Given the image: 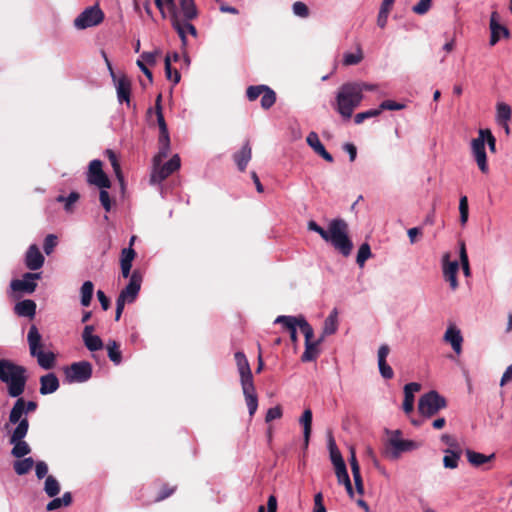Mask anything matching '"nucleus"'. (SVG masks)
I'll use <instances>...</instances> for the list:
<instances>
[{
	"mask_svg": "<svg viewBox=\"0 0 512 512\" xmlns=\"http://www.w3.org/2000/svg\"><path fill=\"white\" fill-rule=\"evenodd\" d=\"M380 115V110L377 109H370L365 112H360L355 115L354 121L356 124H361L365 119L377 117Z\"/></svg>",
	"mask_w": 512,
	"mask_h": 512,
	"instance_id": "61",
	"label": "nucleus"
},
{
	"mask_svg": "<svg viewBox=\"0 0 512 512\" xmlns=\"http://www.w3.org/2000/svg\"><path fill=\"white\" fill-rule=\"evenodd\" d=\"M177 486H170L169 484H163L160 491L158 492L155 502H161L166 498L170 497L175 493Z\"/></svg>",
	"mask_w": 512,
	"mask_h": 512,
	"instance_id": "56",
	"label": "nucleus"
},
{
	"mask_svg": "<svg viewBox=\"0 0 512 512\" xmlns=\"http://www.w3.org/2000/svg\"><path fill=\"white\" fill-rule=\"evenodd\" d=\"M499 14L497 11H493L490 16V46H495L501 38L509 39V29L498 22Z\"/></svg>",
	"mask_w": 512,
	"mask_h": 512,
	"instance_id": "16",
	"label": "nucleus"
},
{
	"mask_svg": "<svg viewBox=\"0 0 512 512\" xmlns=\"http://www.w3.org/2000/svg\"><path fill=\"white\" fill-rule=\"evenodd\" d=\"M234 358L240 375L241 387L254 385L251 367L245 354L238 351L235 353Z\"/></svg>",
	"mask_w": 512,
	"mask_h": 512,
	"instance_id": "15",
	"label": "nucleus"
},
{
	"mask_svg": "<svg viewBox=\"0 0 512 512\" xmlns=\"http://www.w3.org/2000/svg\"><path fill=\"white\" fill-rule=\"evenodd\" d=\"M44 260L38 246L36 244L30 245L25 255L26 267L32 271L38 270L43 266Z\"/></svg>",
	"mask_w": 512,
	"mask_h": 512,
	"instance_id": "19",
	"label": "nucleus"
},
{
	"mask_svg": "<svg viewBox=\"0 0 512 512\" xmlns=\"http://www.w3.org/2000/svg\"><path fill=\"white\" fill-rule=\"evenodd\" d=\"M61 487L58 480L52 476L49 475L46 477L45 483H44V491L49 497H56L60 493Z\"/></svg>",
	"mask_w": 512,
	"mask_h": 512,
	"instance_id": "45",
	"label": "nucleus"
},
{
	"mask_svg": "<svg viewBox=\"0 0 512 512\" xmlns=\"http://www.w3.org/2000/svg\"><path fill=\"white\" fill-rule=\"evenodd\" d=\"M88 183L99 188H110L111 182L102 169V162L98 159L92 160L87 173Z\"/></svg>",
	"mask_w": 512,
	"mask_h": 512,
	"instance_id": "11",
	"label": "nucleus"
},
{
	"mask_svg": "<svg viewBox=\"0 0 512 512\" xmlns=\"http://www.w3.org/2000/svg\"><path fill=\"white\" fill-rule=\"evenodd\" d=\"M421 390V385L416 382L408 383L404 386L403 410L410 414L414 409V393Z\"/></svg>",
	"mask_w": 512,
	"mask_h": 512,
	"instance_id": "28",
	"label": "nucleus"
},
{
	"mask_svg": "<svg viewBox=\"0 0 512 512\" xmlns=\"http://www.w3.org/2000/svg\"><path fill=\"white\" fill-rule=\"evenodd\" d=\"M57 245V237L53 234H49L44 239L43 249L44 252L49 255L53 252L54 248Z\"/></svg>",
	"mask_w": 512,
	"mask_h": 512,
	"instance_id": "63",
	"label": "nucleus"
},
{
	"mask_svg": "<svg viewBox=\"0 0 512 512\" xmlns=\"http://www.w3.org/2000/svg\"><path fill=\"white\" fill-rule=\"evenodd\" d=\"M306 141L307 144L313 149V151L321 156L324 160L330 163L334 161L333 156L325 149L316 132H310L306 138Z\"/></svg>",
	"mask_w": 512,
	"mask_h": 512,
	"instance_id": "25",
	"label": "nucleus"
},
{
	"mask_svg": "<svg viewBox=\"0 0 512 512\" xmlns=\"http://www.w3.org/2000/svg\"><path fill=\"white\" fill-rule=\"evenodd\" d=\"M441 441L445 443L448 447L443 450L444 454H448V452H456V453H462V447L456 437L449 435V434H443L441 436Z\"/></svg>",
	"mask_w": 512,
	"mask_h": 512,
	"instance_id": "44",
	"label": "nucleus"
},
{
	"mask_svg": "<svg viewBox=\"0 0 512 512\" xmlns=\"http://www.w3.org/2000/svg\"><path fill=\"white\" fill-rule=\"evenodd\" d=\"M468 462L474 467H480L485 463L492 461L495 458V454L484 455L482 453L466 449L465 451Z\"/></svg>",
	"mask_w": 512,
	"mask_h": 512,
	"instance_id": "33",
	"label": "nucleus"
},
{
	"mask_svg": "<svg viewBox=\"0 0 512 512\" xmlns=\"http://www.w3.org/2000/svg\"><path fill=\"white\" fill-rule=\"evenodd\" d=\"M400 435L401 432L396 430L389 439V444L392 447V451L389 454L393 459L398 458L402 452L411 451L417 447L416 443L412 440L400 439Z\"/></svg>",
	"mask_w": 512,
	"mask_h": 512,
	"instance_id": "17",
	"label": "nucleus"
},
{
	"mask_svg": "<svg viewBox=\"0 0 512 512\" xmlns=\"http://www.w3.org/2000/svg\"><path fill=\"white\" fill-rule=\"evenodd\" d=\"M297 317V326L305 337V343L314 342V330L312 326L307 322L304 316L299 315Z\"/></svg>",
	"mask_w": 512,
	"mask_h": 512,
	"instance_id": "42",
	"label": "nucleus"
},
{
	"mask_svg": "<svg viewBox=\"0 0 512 512\" xmlns=\"http://www.w3.org/2000/svg\"><path fill=\"white\" fill-rule=\"evenodd\" d=\"M99 200L106 212H109L112 207V201L109 193L106 191L107 188H100Z\"/></svg>",
	"mask_w": 512,
	"mask_h": 512,
	"instance_id": "64",
	"label": "nucleus"
},
{
	"mask_svg": "<svg viewBox=\"0 0 512 512\" xmlns=\"http://www.w3.org/2000/svg\"><path fill=\"white\" fill-rule=\"evenodd\" d=\"M443 339L451 345L456 354H460L462 352L463 337L461 335V331L455 325H450L447 328Z\"/></svg>",
	"mask_w": 512,
	"mask_h": 512,
	"instance_id": "21",
	"label": "nucleus"
},
{
	"mask_svg": "<svg viewBox=\"0 0 512 512\" xmlns=\"http://www.w3.org/2000/svg\"><path fill=\"white\" fill-rule=\"evenodd\" d=\"M329 448H330V458H331V461H332L334 467H336L338 465L345 464L343 457H342L340 451L338 450V448L336 447V444H335L333 438H330Z\"/></svg>",
	"mask_w": 512,
	"mask_h": 512,
	"instance_id": "50",
	"label": "nucleus"
},
{
	"mask_svg": "<svg viewBox=\"0 0 512 512\" xmlns=\"http://www.w3.org/2000/svg\"><path fill=\"white\" fill-rule=\"evenodd\" d=\"M482 134V132H479L478 137L471 141V150L481 172L487 173L489 168L485 151V139Z\"/></svg>",
	"mask_w": 512,
	"mask_h": 512,
	"instance_id": "14",
	"label": "nucleus"
},
{
	"mask_svg": "<svg viewBox=\"0 0 512 512\" xmlns=\"http://www.w3.org/2000/svg\"><path fill=\"white\" fill-rule=\"evenodd\" d=\"M459 212H460V223L461 225H465L468 221L469 216V207H468V198L466 196H462L459 201Z\"/></svg>",
	"mask_w": 512,
	"mask_h": 512,
	"instance_id": "53",
	"label": "nucleus"
},
{
	"mask_svg": "<svg viewBox=\"0 0 512 512\" xmlns=\"http://www.w3.org/2000/svg\"><path fill=\"white\" fill-rule=\"evenodd\" d=\"M171 21L172 27L176 30L178 36L181 39L182 46L187 45V36L186 31H189V34L196 37L197 29L196 27L189 22H182L179 17L174 18Z\"/></svg>",
	"mask_w": 512,
	"mask_h": 512,
	"instance_id": "22",
	"label": "nucleus"
},
{
	"mask_svg": "<svg viewBox=\"0 0 512 512\" xmlns=\"http://www.w3.org/2000/svg\"><path fill=\"white\" fill-rule=\"evenodd\" d=\"M65 377L69 383H83L92 376V365L88 361L72 363L64 369Z\"/></svg>",
	"mask_w": 512,
	"mask_h": 512,
	"instance_id": "10",
	"label": "nucleus"
},
{
	"mask_svg": "<svg viewBox=\"0 0 512 512\" xmlns=\"http://www.w3.org/2000/svg\"><path fill=\"white\" fill-rule=\"evenodd\" d=\"M389 352L390 348L386 344L381 345L378 350V367L380 374L384 379H392L394 376L393 369L386 361Z\"/></svg>",
	"mask_w": 512,
	"mask_h": 512,
	"instance_id": "23",
	"label": "nucleus"
},
{
	"mask_svg": "<svg viewBox=\"0 0 512 512\" xmlns=\"http://www.w3.org/2000/svg\"><path fill=\"white\" fill-rule=\"evenodd\" d=\"M275 323L282 324L283 328L289 333L290 340L293 344H297V317L280 315L276 318Z\"/></svg>",
	"mask_w": 512,
	"mask_h": 512,
	"instance_id": "27",
	"label": "nucleus"
},
{
	"mask_svg": "<svg viewBox=\"0 0 512 512\" xmlns=\"http://www.w3.org/2000/svg\"><path fill=\"white\" fill-rule=\"evenodd\" d=\"M266 85L249 86L246 90L247 98L250 101L256 100L266 90Z\"/></svg>",
	"mask_w": 512,
	"mask_h": 512,
	"instance_id": "58",
	"label": "nucleus"
},
{
	"mask_svg": "<svg viewBox=\"0 0 512 512\" xmlns=\"http://www.w3.org/2000/svg\"><path fill=\"white\" fill-rule=\"evenodd\" d=\"M252 157V148L249 141H246L240 151L234 153L233 159L241 172L246 170V167Z\"/></svg>",
	"mask_w": 512,
	"mask_h": 512,
	"instance_id": "29",
	"label": "nucleus"
},
{
	"mask_svg": "<svg viewBox=\"0 0 512 512\" xmlns=\"http://www.w3.org/2000/svg\"><path fill=\"white\" fill-rule=\"evenodd\" d=\"M363 59V53L361 49H358L356 53H346L343 57V64L346 66L356 65Z\"/></svg>",
	"mask_w": 512,
	"mask_h": 512,
	"instance_id": "55",
	"label": "nucleus"
},
{
	"mask_svg": "<svg viewBox=\"0 0 512 512\" xmlns=\"http://www.w3.org/2000/svg\"><path fill=\"white\" fill-rule=\"evenodd\" d=\"M242 391L249 410V415L250 417H253L258 408V397L256 394L255 385H248L246 387H242Z\"/></svg>",
	"mask_w": 512,
	"mask_h": 512,
	"instance_id": "32",
	"label": "nucleus"
},
{
	"mask_svg": "<svg viewBox=\"0 0 512 512\" xmlns=\"http://www.w3.org/2000/svg\"><path fill=\"white\" fill-rule=\"evenodd\" d=\"M371 256V249L368 243H363L357 253L356 262L359 266H363L368 258Z\"/></svg>",
	"mask_w": 512,
	"mask_h": 512,
	"instance_id": "52",
	"label": "nucleus"
},
{
	"mask_svg": "<svg viewBox=\"0 0 512 512\" xmlns=\"http://www.w3.org/2000/svg\"><path fill=\"white\" fill-rule=\"evenodd\" d=\"M497 118L500 122H507L511 119V108L508 104H497Z\"/></svg>",
	"mask_w": 512,
	"mask_h": 512,
	"instance_id": "51",
	"label": "nucleus"
},
{
	"mask_svg": "<svg viewBox=\"0 0 512 512\" xmlns=\"http://www.w3.org/2000/svg\"><path fill=\"white\" fill-rule=\"evenodd\" d=\"M335 474L339 484H343L348 495L353 498L354 491L352 488V484L347 472L346 464L338 465L335 467Z\"/></svg>",
	"mask_w": 512,
	"mask_h": 512,
	"instance_id": "34",
	"label": "nucleus"
},
{
	"mask_svg": "<svg viewBox=\"0 0 512 512\" xmlns=\"http://www.w3.org/2000/svg\"><path fill=\"white\" fill-rule=\"evenodd\" d=\"M362 99L363 88L359 83H345L337 93L335 109L344 119H350Z\"/></svg>",
	"mask_w": 512,
	"mask_h": 512,
	"instance_id": "3",
	"label": "nucleus"
},
{
	"mask_svg": "<svg viewBox=\"0 0 512 512\" xmlns=\"http://www.w3.org/2000/svg\"><path fill=\"white\" fill-rule=\"evenodd\" d=\"M462 453L448 452L443 457V465L447 469H456Z\"/></svg>",
	"mask_w": 512,
	"mask_h": 512,
	"instance_id": "49",
	"label": "nucleus"
},
{
	"mask_svg": "<svg viewBox=\"0 0 512 512\" xmlns=\"http://www.w3.org/2000/svg\"><path fill=\"white\" fill-rule=\"evenodd\" d=\"M307 228L318 233L324 241L331 242L334 248L344 256H348L351 253L353 244L348 237V224L344 219H333L329 223L328 230L322 228L314 220H310Z\"/></svg>",
	"mask_w": 512,
	"mask_h": 512,
	"instance_id": "1",
	"label": "nucleus"
},
{
	"mask_svg": "<svg viewBox=\"0 0 512 512\" xmlns=\"http://www.w3.org/2000/svg\"><path fill=\"white\" fill-rule=\"evenodd\" d=\"M181 14L183 15V22H189L198 17V9L194 0H179Z\"/></svg>",
	"mask_w": 512,
	"mask_h": 512,
	"instance_id": "31",
	"label": "nucleus"
},
{
	"mask_svg": "<svg viewBox=\"0 0 512 512\" xmlns=\"http://www.w3.org/2000/svg\"><path fill=\"white\" fill-rule=\"evenodd\" d=\"M136 257V252L133 248H124L121 251L120 264H131Z\"/></svg>",
	"mask_w": 512,
	"mask_h": 512,
	"instance_id": "60",
	"label": "nucleus"
},
{
	"mask_svg": "<svg viewBox=\"0 0 512 512\" xmlns=\"http://www.w3.org/2000/svg\"><path fill=\"white\" fill-rule=\"evenodd\" d=\"M104 18V12L98 5L90 6L74 19V27L78 30H84L101 24Z\"/></svg>",
	"mask_w": 512,
	"mask_h": 512,
	"instance_id": "7",
	"label": "nucleus"
},
{
	"mask_svg": "<svg viewBox=\"0 0 512 512\" xmlns=\"http://www.w3.org/2000/svg\"><path fill=\"white\" fill-rule=\"evenodd\" d=\"M293 13L301 18H307L310 14L308 6L301 1H297L292 6Z\"/></svg>",
	"mask_w": 512,
	"mask_h": 512,
	"instance_id": "59",
	"label": "nucleus"
},
{
	"mask_svg": "<svg viewBox=\"0 0 512 512\" xmlns=\"http://www.w3.org/2000/svg\"><path fill=\"white\" fill-rule=\"evenodd\" d=\"M107 351L109 359L115 365H119L122 362V353L120 351V345L116 341L108 342Z\"/></svg>",
	"mask_w": 512,
	"mask_h": 512,
	"instance_id": "46",
	"label": "nucleus"
},
{
	"mask_svg": "<svg viewBox=\"0 0 512 512\" xmlns=\"http://www.w3.org/2000/svg\"><path fill=\"white\" fill-rule=\"evenodd\" d=\"M16 398L17 400L9 413V421L4 425L6 430L9 429L10 424L18 425L24 419V415L26 416L27 414L34 412L38 407V404L35 401H26L21 396Z\"/></svg>",
	"mask_w": 512,
	"mask_h": 512,
	"instance_id": "9",
	"label": "nucleus"
},
{
	"mask_svg": "<svg viewBox=\"0 0 512 512\" xmlns=\"http://www.w3.org/2000/svg\"><path fill=\"white\" fill-rule=\"evenodd\" d=\"M94 292V284L91 281H85L80 288L81 305L88 307L91 304Z\"/></svg>",
	"mask_w": 512,
	"mask_h": 512,
	"instance_id": "43",
	"label": "nucleus"
},
{
	"mask_svg": "<svg viewBox=\"0 0 512 512\" xmlns=\"http://www.w3.org/2000/svg\"><path fill=\"white\" fill-rule=\"evenodd\" d=\"M35 462L33 458H20L13 463V469L19 476L27 474L34 466Z\"/></svg>",
	"mask_w": 512,
	"mask_h": 512,
	"instance_id": "39",
	"label": "nucleus"
},
{
	"mask_svg": "<svg viewBox=\"0 0 512 512\" xmlns=\"http://www.w3.org/2000/svg\"><path fill=\"white\" fill-rule=\"evenodd\" d=\"M323 342V337L314 342L305 343V350L301 356L302 362H310L316 360L319 355L318 346Z\"/></svg>",
	"mask_w": 512,
	"mask_h": 512,
	"instance_id": "36",
	"label": "nucleus"
},
{
	"mask_svg": "<svg viewBox=\"0 0 512 512\" xmlns=\"http://www.w3.org/2000/svg\"><path fill=\"white\" fill-rule=\"evenodd\" d=\"M27 370L8 359H0V381L7 385L10 397L21 396L27 383Z\"/></svg>",
	"mask_w": 512,
	"mask_h": 512,
	"instance_id": "2",
	"label": "nucleus"
},
{
	"mask_svg": "<svg viewBox=\"0 0 512 512\" xmlns=\"http://www.w3.org/2000/svg\"><path fill=\"white\" fill-rule=\"evenodd\" d=\"M181 161L180 157L176 154L172 158L162 164V162L156 163L153 161V170L150 177L152 184H159L168 178L172 173L180 168Z\"/></svg>",
	"mask_w": 512,
	"mask_h": 512,
	"instance_id": "8",
	"label": "nucleus"
},
{
	"mask_svg": "<svg viewBox=\"0 0 512 512\" xmlns=\"http://www.w3.org/2000/svg\"><path fill=\"white\" fill-rule=\"evenodd\" d=\"M450 255L449 253L444 254L443 256V276L447 282H449L452 290H455L458 287L457 281V272L459 269V264L457 261H449Z\"/></svg>",
	"mask_w": 512,
	"mask_h": 512,
	"instance_id": "18",
	"label": "nucleus"
},
{
	"mask_svg": "<svg viewBox=\"0 0 512 512\" xmlns=\"http://www.w3.org/2000/svg\"><path fill=\"white\" fill-rule=\"evenodd\" d=\"M41 278V273H25L21 279L11 281V289L15 292H24L31 294L36 290V280Z\"/></svg>",
	"mask_w": 512,
	"mask_h": 512,
	"instance_id": "13",
	"label": "nucleus"
},
{
	"mask_svg": "<svg viewBox=\"0 0 512 512\" xmlns=\"http://www.w3.org/2000/svg\"><path fill=\"white\" fill-rule=\"evenodd\" d=\"M40 388L39 392L41 395H48L56 392L59 387V379L54 373H48L40 377Z\"/></svg>",
	"mask_w": 512,
	"mask_h": 512,
	"instance_id": "24",
	"label": "nucleus"
},
{
	"mask_svg": "<svg viewBox=\"0 0 512 512\" xmlns=\"http://www.w3.org/2000/svg\"><path fill=\"white\" fill-rule=\"evenodd\" d=\"M276 102V93L267 86L266 90L262 93L261 107L265 110L270 109Z\"/></svg>",
	"mask_w": 512,
	"mask_h": 512,
	"instance_id": "47",
	"label": "nucleus"
},
{
	"mask_svg": "<svg viewBox=\"0 0 512 512\" xmlns=\"http://www.w3.org/2000/svg\"><path fill=\"white\" fill-rule=\"evenodd\" d=\"M312 411L311 409H305L302 416L299 419L300 424L303 426V438L305 447L309 444V439L312 430Z\"/></svg>",
	"mask_w": 512,
	"mask_h": 512,
	"instance_id": "38",
	"label": "nucleus"
},
{
	"mask_svg": "<svg viewBox=\"0 0 512 512\" xmlns=\"http://www.w3.org/2000/svg\"><path fill=\"white\" fill-rule=\"evenodd\" d=\"M392 7L391 6H385V4H381V7H380V10H379V13H378V17H377V25L380 27V28H384L387 24V21H388V15L391 11Z\"/></svg>",
	"mask_w": 512,
	"mask_h": 512,
	"instance_id": "57",
	"label": "nucleus"
},
{
	"mask_svg": "<svg viewBox=\"0 0 512 512\" xmlns=\"http://www.w3.org/2000/svg\"><path fill=\"white\" fill-rule=\"evenodd\" d=\"M446 407V399L435 390L423 394L418 401L419 413L428 418L436 415L441 409Z\"/></svg>",
	"mask_w": 512,
	"mask_h": 512,
	"instance_id": "6",
	"label": "nucleus"
},
{
	"mask_svg": "<svg viewBox=\"0 0 512 512\" xmlns=\"http://www.w3.org/2000/svg\"><path fill=\"white\" fill-rule=\"evenodd\" d=\"M338 329V311L337 309H333L329 316L324 321L322 335L323 340L326 336L334 334Z\"/></svg>",
	"mask_w": 512,
	"mask_h": 512,
	"instance_id": "35",
	"label": "nucleus"
},
{
	"mask_svg": "<svg viewBox=\"0 0 512 512\" xmlns=\"http://www.w3.org/2000/svg\"><path fill=\"white\" fill-rule=\"evenodd\" d=\"M94 330L95 327L93 325H86L82 332L84 345L92 352L101 350L104 346L102 339L97 335H93Z\"/></svg>",
	"mask_w": 512,
	"mask_h": 512,
	"instance_id": "20",
	"label": "nucleus"
},
{
	"mask_svg": "<svg viewBox=\"0 0 512 512\" xmlns=\"http://www.w3.org/2000/svg\"><path fill=\"white\" fill-rule=\"evenodd\" d=\"M79 193L77 192H71L68 197H65L63 195H59L56 200L57 202H61L65 204V210L70 211L71 206L76 203L79 200Z\"/></svg>",
	"mask_w": 512,
	"mask_h": 512,
	"instance_id": "54",
	"label": "nucleus"
},
{
	"mask_svg": "<svg viewBox=\"0 0 512 512\" xmlns=\"http://www.w3.org/2000/svg\"><path fill=\"white\" fill-rule=\"evenodd\" d=\"M15 313L23 317H34L36 313V303L33 300L26 299L15 305Z\"/></svg>",
	"mask_w": 512,
	"mask_h": 512,
	"instance_id": "37",
	"label": "nucleus"
},
{
	"mask_svg": "<svg viewBox=\"0 0 512 512\" xmlns=\"http://www.w3.org/2000/svg\"><path fill=\"white\" fill-rule=\"evenodd\" d=\"M297 317V326L305 337V343L314 342V330L312 326L307 322L304 316L299 315Z\"/></svg>",
	"mask_w": 512,
	"mask_h": 512,
	"instance_id": "41",
	"label": "nucleus"
},
{
	"mask_svg": "<svg viewBox=\"0 0 512 512\" xmlns=\"http://www.w3.org/2000/svg\"><path fill=\"white\" fill-rule=\"evenodd\" d=\"M53 498L54 499L51 500L46 506L47 511H54L61 507H67V506L71 505L72 500H73L71 492H65L63 494V496L60 498H55V497H53Z\"/></svg>",
	"mask_w": 512,
	"mask_h": 512,
	"instance_id": "40",
	"label": "nucleus"
},
{
	"mask_svg": "<svg viewBox=\"0 0 512 512\" xmlns=\"http://www.w3.org/2000/svg\"><path fill=\"white\" fill-rule=\"evenodd\" d=\"M479 132H482V137L485 139V143H487L489 150L491 152L496 151V138L492 134V132L489 129H480Z\"/></svg>",
	"mask_w": 512,
	"mask_h": 512,
	"instance_id": "62",
	"label": "nucleus"
},
{
	"mask_svg": "<svg viewBox=\"0 0 512 512\" xmlns=\"http://www.w3.org/2000/svg\"><path fill=\"white\" fill-rule=\"evenodd\" d=\"M115 85H116V91H117V97L120 103L126 102L127 104L130 103V96H131V81L126 75H122L119 78L116 79Z\"/></svg>",
	"mask_w": 512,
	"mask_h": 512,
	"instance_id": "26",
	"label": "nucleus"
},
{
	"mask_svg": "<svg viewBox=\"0 0 512 512\" xmlns=\"http://www.w3.org/2000/svg\"><path fill=\"white\" fill-rule=\"evenodd\" d=\"M27 341L30 355L37 359L38 365L45 370L54 368L56 364V355L51 351H43L44 345L42 343V336L35 325L30 326Z\"/></svg>",
	"mask_w": 512,
	"mask_h": 512,
	"instance_id": "4",
	"label": "nucleus"
},
{
	"mask_svg": "<svg viewBox=\"0 0 512 512\" xmlns=\"http://www.w3.org/2000/svg\"><path fill=\"white\" fill-rule=\"evenodd\" d=\"M159 151L154 156V162L159 163L162 162L169 154L170 151V136L169 131H159Z\"/></svg>",
	"mask_w": 512,
	"mask_h": 512,
	"instance_id": "30",
	"label": "nucleus"
},
{
	"mask_svg": "<svg viewBox=\"0 0 512 512\" xmlns=\"http://www.w3.org/2000/svg\"><path fill=\"white\" fill-rule=\"evenodd\" d=\"M165 75L166 78L172 81L174 84H177L181 78L179 71L176 69H172L171 58L169 55L165 57Z\"/></svg>",
	"mask_w": 512,
	"mask_h": 512,
	"instance_id": "48",
	"label": "nucleus"
},
{
	"mask_svg": "<svg viewBox=\"0 0 512 512\" xmlns=\"http://www.w3.org/2000/svg\"><path fill=\"white\" fill-rule=\"evenodd\" d=\"M142 283V275L139 270H134L131 274L129 283L127 286L120 292L117 299L121 300L125 303H132L136 300L139 291L141 289Z\"/></svg>",
	"mask_w": 512,
	"mask_h": 512,
	"instance_id": "12",
	"label": "nucleus"
},
{
	"mask_svg": "<svg viewBox=\"0 0 512 512\" xmlns=\"http://www.w3.org/2000/svg\"><path fill=\"white\" fill-rule=\"evenodd\" d=\"M29 430L27 417L11 431L9 443L13 445L11 455L17 459L23 458L31 452L30 445L24 440Z\"/></svg>",
	"mask_w": 512,
	"mask_h": 512,
	"instance_id": "5",
	"label": "nucleus"
}]
</instances>
